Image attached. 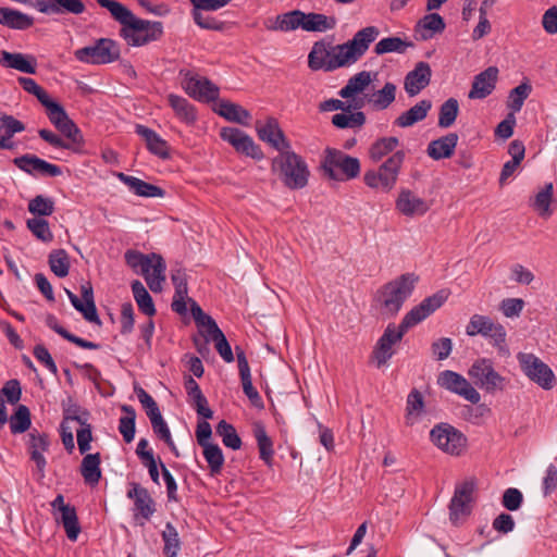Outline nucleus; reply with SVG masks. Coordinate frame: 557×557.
Returning a JSON list of instances; mask_svg holds the SVG:
<instances>
[{
	"instance_id": "de8ad7c7",
	"label": "nucleus",
	"mask_w": 557,
	"mask_h": 557,
	"mask_svg": "<svg viewBox=\"0 0 557 557\" xmlns=\"http://www.w3.org/2000/svg\"><path fill=\"white\" fill-rule=\"evenodd\" d=\"M121 410L125 413L119 420V431L126 443H131L135 436L136 411L129 405H122Z\"/></svg>"
},
{
	"instance_id": "13d9d810",
	"label": "nucleus",
	"mask_w": 557,
	"mask_h": 557,
	"mask_svg": "<svg viewBox=\"0 0 557 557\" xmlns=\"http://www.w3.org/2000/svg\"><path fill=\"white\" fill-rule=\"evenodd\" d=\"M30 426V412L29 409L20 405L15 413L10 419V430L13 434H20L27 431Z\"/></svg>"
},
{
	"instance_id": "ea45409f",
	"label": "nucleus",
	"mask_w": 557,
	"mask_h": 557,
	"mask_svg": "<svg viewBox=\"0 0 557 557\" xmlns=\"http://www.w3.org/2000/svg\"><path fill=\"white\" fill-rule=\"evenodd\" d=\"M399 139L394 136L389 137H380L374 140L369 147V158L373 162H379L385 157H389L393 152H396V148L399 146Z\"/></svg>"
},
{
	"instance_id": "3c124183",
	"label": "nucleus",
	"mask_w": 557,
	"mask_h": 557,
	"mask_svg": "<svg viewBox=\"0 0 557 557\" xmlns=\"http://www.w3.org/2000/svg\"><path fill=\"white\" fill-rule=\"evenodd\" d=\"M215 432L222 438V442L226 447H230L234 450H237L242 447V440L238 436L235 428L225 420H221L218 423Z\"/></svg>"
},
{
	"instance_id": "4c0bfd02",
	"label": "nucleus",
	"mask_w": 557,
	"mask_h": 557,
	"mask_svg": "<svg viewBox=\"0 0 557 557\" xmlns=\"http://www.w3.org/2000/svg\"><path fill=\"white\" fill-rule=\"evenodd\" d=\"M216 113L230 122L248 125L251 114L242 106L222 100L218 104Z\"/></svg>"
},
{
	"instance_id": "2eb2a0df",
	"label": "nucleus",
	"mask_w": 557,
	"mask_h": 557,
	"mask_svg": "<svg viewBox=\"0 0 557 557\" xmlns=\"http://www.w3.org/2000/svg\"><path fill=\"white\" fill-rule=\"evenodd\" d=\"M437 384L441 387L459 395L471 404L475 405L481 400L480 393L466 377L455 371L445 370L441 372L437 377Z\"/></svg>"
},
{
	"instance_id": "49530a36",
	"label": "nucleus",
	"mask_w": 557,
	"mask_h": 557,
	"mask_svg": "<svg viewBox=\"0 0 557 557\" xmlns=\"http://www.w3.org/2000/svg\"><path fill=\"white\" fill-rule=\"evenodd\" d=\"M132 292L139 310L148 317H152L156 313L154 304L144 284L140 281H134Z\"/></svg>"
},
{
	"instance_id": "1a4fd4ad",
	"label": "nucleus",
	"mask_w": 557,
	"mask_h": 557,
	"mask_svg": "<svg viewBox=\"0 0 557 557\" xmlns=\"http://www.w3.org/2000/svg\"><path fill=\"white\" fill-rule=\"evenodd\" d=\"M473 383L486 393L503 392L509 380L495 371L492 360L481 358L475 360L468 371Z\"/></svg>"
},
{
	"instance_id": "37998d69",
	"label": "nucleus",
	"mask_w": 557,
	"mask_h": 557,
	"mask_svg": "<svg viewBox=\"0 0 557 557\" xmlns=\"http://www.w3.org/2000/svg\"><path fill=\"white\" fill-rule=\"evenodd\" d=\"M372 82L371 72L361 71L351 76L346 86L339 90L342 98H351L357 94L362 92Z\"/></svg>"
},
{
	"instance_id": "6e6d98bb",
	"label": "nucleus",
	"mask_w": 557,
	"mask_h": 557,
	"mask_svg": "<svg viewBox=\"0 0 557 557\" xmlns=\"http://www.w3.org/2000/svg\"><path fill=\"white\" fill-rule=\"evenodd\" d=\"M531 91L532 86L529 83H521L510 90L507 102V107L511 110L510 113L515 114L522 109V106Z\"/></svg>"
},
{
	"instance_id": "69168bd1",
	"label": "nucleus",
	"mask_w": 557,
	"mask_h": 557,
	"mask_svg": "<svg viewBox=\"0 0 557 557\" xmlns=\"http://www.w3.org/2000/svg\"><path fill=\"white\" fill-rule=\"evenodd\" d=\"M54 203L50 198L36 196L28 203V211L37 215H50L53 213Z\"/></svg>"
},
{
	"instance_id": "774afa93",
	"label": "nucleus",
	"mask_w": 557,
	"mask_h": 557,
	"mask_svg": "<svg viewBox=\"0 0 557 557\" xmlns=\"http://www.w3.org/2000/svg\"><path fill=\"white\" fill-rule=\"evenodd\" d=\"M27 227L38 239L42 242H50L52 239L49 224L44 219L34 218L27 220Z\"/></svg>"
},
{
	"instance_id": "ddd939ff",
	"label": "nucleus",
	"mask_w": 557,
	"mask_h": 557,
	"mask_svg": "<svg viewBox=\"0 0 557 557\" xmlns=\"http://www.w3.org/2000/svg\"><path fill=\"white\" fill-rule=\"evenodd\" d=\"M180 76L182 77V87L189 97L202 102L218 99L220 89L207 77L184 70L180 72Z\"/></svg>"
},
{
	"instance_id": "e433bc0d",
	"label": "nucleus",
	"mask_w": 557,
	"mask_h": 557,
	"mask_svg": "<svg viewBox=\"0 0 557 557\" xmlns=\"http://www.w3.org/2000/svg\"><path fill=\"white\" fill-rule=\"evenodd\" d=\"M170 107L173 109L175 115L184 123L191 125L197 120V112L195 107L184 97L170 94L168 96Z\"/></svg>"
},
{
	"instance_id": "4d7b16f0",
	"label": "nucleus",
	"mask_w": 557,
	"mask_h": 557,
	"mask_svg": "<svg viewBox=\"0 0 557 557\" xmlns=\"http://www.w3.org/2000/svg\"><path fill=\"white\" fill-rule=\"evenodd\" d=\"M162 539L164 542V555L166 557H176L181 548V541L178 532L173 524H166L162 531Z\"/></svg>"
},
{
	"instance_id": "20e7f679",
	"label": "nucleus",
	"mask_w": 557,
	"mask_h": 557,
	"mask_svg": "<svg viewBox=\"0 0 557 557\" xmlns=\"http://www.w3.org/2000/svg\"><path fill=\"white\" fill-rule=\"evenodd\" d=\"M405 158L406 152L397 150L376 169L366 171L363 175L366 186L379 193H391L396 187Z\"/></svg>"
},
{
	"instance_id": "39448f33",
	"label": "nucleus",
	"mask_w": 557,
	"mask_h": 557,
	"mask_svg": "<svg viewBox=\"0 0 557 557\" xmlns=\"http://www.w3.org/2000/svg\"><path fill=\"white\" fill-rule=\"evenodd\" d=\"M125 262L133 270H140L149 288L159 293L162 290V284L165 281V262L160 255L154 252L144 255L136 250H127L124 255Z\"/></svg>"
},
{
	"instance_id": "79ce46f5",
	"label": "nucleus",
	"mask_w": 557,
	"mask_h": 557,
	"mask_svg": "<svg viewBox=\"0 0 557 557\" xmlns=\"http://www.w3.org/2000/svg\"><path fill=\"white\" fill-rule=\"evenodd\" d=\"M396 90V85L388 82L382 89L367 95V101L375 110H385L395 101Z\"/></svg>"
},
{
	"instance_id": "c85d7f7f",
	"label": "nucleus",
	"mask_w": 557,
	"mask_h": 557,
	"mask_svg": "<svg viewBox=\"0 0 557 557\" xmlns=\"http://www.w3.org/2000/svg\"><path fill=\"white\" fill-rule=\"evenodd\" d=\"M0 64L27 74H35L37 65L36 59L32 55L8 51H1Z\"/></svg>"
},
{
	"instance_id": "b1692460",
	"label": "nucleus",
	"mask_w": 557,
	"mask_h": 557,
	"mask_svg": "<svg viewBox=\"0 0 557 557\" xmlns=\"http://www.w3.org/2000/svg\"><path fill=\"white\" fill-rule=\"evenodd\" d=\"M113 175L116 178H119L122 183H124L129 188V190L133 191L136 196L147 198H157L164 196V190L157 185H152L135 176L127 175L123 172H114Z\"/></svg>"
},
{
	"instance_id": "338daca9",
	"label": "nucleus",
	"mask_w": 557,
	"mask_h": 557,
	"mask_svg": "<svg viewBox=\"0 0 557 557\" xmlns=\"http://www.w3.org/2000/svg\"><path fill=\"white\" fill-rule=\"evenodd\" d=\"M0 129L4 132L1 138H5V143L16 133L25 129L24 124L12 115H2L0 117Z\"/></svg>"
},
{
	"instance_id": "f257e3e1",
	"label": "nucleus",
	"mask_w": 557,
	"mask_h": 557,
	"mask_svg": "<svg viewBox=\"0 0 557 557\" xmlns=\"http://www.w3.org/2000/svg\"><path fill=\"white\" fill-rule=\"evenodd\" d=\"M447 299V294L444 290L433 294L432 296L423 299L419 305L414 306L406 315L403 318L399 325L388 324L379 338L374 350L373 358L376 361L377 367H382L393 357L395 350L393 346L398 344L407 331L422 322L435 310L441 308Z\"/></svg>"
},
{
	"instance_id": "c03bdc74",
	"label": "nucleus",
	"mask_w": 557,
	"mask_h": 557,
	"mask_svg": "<svg viewBox=\"0 0 557 557\" xmlns=\"http://www.w3.org/2000/svg\"><path fill=\"white\" fill-rule=\"evenodd\" d=\"M331 59V48L326 49L323 42H315L308 55V65L311 70L331 72L327 63Z\"/></svg>"
},
{
	"instance_id": "473e14b6",
	"label": "nucleus",
	"mask_w": 557,
	"mask_h": 557,
	"mask_svg": "<svg viewBox=\"0 0 557 557\" xmlns=\"http://www.w3.org/2000/svg\"><path fill=\"white\" fill-rule=\"evenodd\" d=\"M432 108L430 100L423 99L411 107L409 110L403 112L396 120L395 125L399 127H410L413 124L424 120Z\"/></svg>"
},
{
	"instance_id": "e2e57ef3",
	"label": "nucleus",
	"mask_w": 557,
	"mask_h": 557,
	"mask_svg": "<svg viewBox=\"0 0 557 557\" xmlns=\"http://www.w3.org/2000/svg\"><path fill=\"white\" fill-rule=\"evenodd\" d=\"M235 350H236V358H237L243 391L245 392L248 388L253 387L252 381H251L250 368H249V363L246 358L245 351L238 346H236Z\"/></svg>"
},
{
	"instance_id": "423d86ee",
	"label": "nucleus",
	"mask_w": 557,
	"mask_h": 557,
	"mask_svg": "<svg viewBox=\"0 0 557 557\" xmlns=\"http://www.w3.org/2000/svg\"><path fill=\"white\" fill-rule=\"evenodd\" d=\"M320 166L323 176L335 182L354 180L361 171L358 158L330 147L324 150Z\"/></svg>"
},
{
	"instance_id": "052dcab7",
	"label": "nucleus",
	"mask_w": 557,
	"mask_h": 557,
	"mask_svg": "<svg viewBox=\"0 0 557 557\" xmlns=\"http://www.w3.org/2000/svg\"><path fill=\"white\" fill-rule=\"evenodd\" d=\"M45 160L34 154H24L14 159V164L22 171L36 175L41 173V165Z\"/></svg>"
},
{
	"instance_id": "6ab92c4d",
	"label": "nucleus",
	"mask_w": 557,
	"mask_h": 557,
	"mask_svg": "<svg viewBox=\"0 0 557 557\" xmlns=\"http://www.w3.org/2000/svg\"><path fill=\"white\" fill-rule=\"evenodd\" d=\"M256 129L259 138L280 153L290 148V143L286 139L276 119L269 117L264 124L257 123Z\"/></svg>"
},
{
	"instance_id": "864d4df0",
	"label": "nucleus",
	"mask_w": 557,
	"mask_h": 557,
	"mask_svg": "<svg viewBox=\"0 0 557 557\" xmlns=\"http://www.w3.org/2000/svg\"><path fill=\"white\" fill-rule=\"evenodd\" d=\"M459 113V103L457 99H447L440 108L438 112V126L442 128L450 127Z\"/></svg>"
},
{
	"instance_id": "bf43d9fd",
	"label": "nucleus",
	"mask_w": 557,
	"mask_h": 557,
	"mask_svg": "<svg viewBox=\"0 0 557 557\" xmlns=\"http://www.w3.org/2000/svg\"><path fill=\"white\" fill-rule=\"evenodd\" d=\"M150 422L153 433L169 446L175 456H178L177 447L172 438L171 431L163 417L161 416Z\"/></svg>"
},
{
	"instance_id": "2f4dec72",
	"label": "nucleus",
	"mask_w": 557,
	"mask_h": 557,
	"mask_svg": "<svg viewBox=\"0 0 557 557\" xmlns=\"http://www.w3.org/2000/svg\"><path fill=\"white\" fill-rule=\"evenodd\" d=\"M100 463L101 457L99 453H87L82 460L79 472L84 479V482L91 487L98 485L101 479Z\"/></svg>"
},
{
	"instance_id": "9b49d317",
	"label": "nucleus",
	"mask_w": 557,
	"mask_h": 557,
	"mask_svg": "<svg viewBox=\"0 0 557 557\" xmlns=\"http://www.w3.org/2000/svg\"><path fill=\"white\" fill-rule=\"evenodd\" d=\"M432 443L442 451L451 456H459L467 446V437L448 423H440L430 432Z\"/></svg>"
},
{
	"instance_id": "a878e982",
	"label": "nucleus",
	"mask_w": 557,
	"mask_h": 557,
	"mask_svg": "<svg viewBox=\"0 0 557 557\" xmlns=\"http://www.w3.org/2000/svg\"><path fill=\"white\" fill-rule=\"evenodd\" d=\"M458 138L456 133H449L432 140L426 148L428 156L433 160L450 158L455 152Z\"/></svg>"
},
{
	"instance_id": "4468645a",
	"label": "nucleus",
	"mask_w": 557,
	"mask_h": 557,
	"mask_svg": "<svg viewBox=\"0 0 557 557\" xmlns=\"http://www.w3.org/2000/svg\"><path fill=\"white\" fill-rule=\"evenodd\" d=\"M475 482L467 480L456 485L449 505L450 519L456 521L467 518L474 502Z\"/></svg>"
},
{
	"instance_id": "f704fd0d",
	"label": "nucleus",
	"mask_w": 557,
	"mask_h": 557,
	"mask_svg": "<svg viewBox=\"0 0 557 557\" xmlns=\"http://www.w3.org/2000/svg\"><path fill=\"white\" fill-rule=\"evenodd\" d=\"M305 32L309 33H325L332 30L337 25L335 16L325 15L323 13L305 12Z\"/></svg>"
},
{
	"instance_id": "58836bf2",
	"label": "nucleus",
	"mask_w": 557,
	"mask_h": 557,
	"mask_svg": "<svg viewBox=\"0 0 557 557\" xmlns=\"http://www.w3.org/2000/svg\"><path fill=\"white\" fill-rule=\"evenodd\" d=\"M252 432L259 448L260 459L263 460L268 466H271L273 461L274 449L273 442L268 436L265 426L261 422H255L252 425Z\"/></svg>"
},
{
	"instance_id": "5701e85b",
	"label": "nucleus",
	"mask_w": 557,
	"mask_h": 557,
	"mask_svg": "<svg viewBox=\"0 0 557 557\" xmlns=\"http://www.w3.org/2000/svg\"><path fill=\"white\" fill-rule=\"evenodd\" d=\"M431 75L432 71L429 63L419 62L405 77L404 87L406 92L410 97L418 95L430 84Z\"/></svg>"
},
{
	"instance_id": "dca6fc26",
	"label": "nucleus",
	"mask_w": 557,
	"mask_h": 557,
	"mask_svg": "<svg viewBox=\"0 0 557 557\" xmlns=\"http://www.w3.org/2000/svg\"><path fill=\"white\" fill-rule=\"evenodd\" d=\"M223 140L227 141L234 149L247 157L256 160L263 158V152L253 139L245 132L235 127H223L220 132Z\"/></svg>"
},
{
	"instance_id": "393cba45",
	"label": "nucleus",
	"mask_w": 557,
	"mask_h": 557,
	"mask_svg": "<svg viewBox=\"0 0 557 557\" xmlns=\"http://www.w3.org/2000/svg\"><path fill=\"white\" fill-rule=\"evenodd\" d=\"M445 27V21L438 13H430L418 21L414 33L419 40L425 41L442 34Z\"/></svg>"
},
{
	"instance_id": "a19ab883",
	"label": "nucleus",
	"mask_w": 557,
	"mask_h": 557,
	"mask_svg": "<svg viewBox=\"0 0 557 557\" xmlns=\"http://www.w3.org/2000/svg\"><path fill=\"white\" fill-rule=\"evenodd\" d=\"M554 196L553 183H547L531 200L530 206L542 218H549L553 214L550 203Z\"/></svg>"
},
{
	"instance_id": "09e8293b",
	"label": "nucleus",
	"mask_w": 557,
	"mask_h": 557,
	"mask_svg": "<svg viewBox=\"0 0 557 557\" xmlns=\"http://www.w3.org/2000/svg\"><path fill=\"white\" fill-rule=\"evenodd\" d=\"M409 47H413L411 41H406L400 37H386L375 45L374 52L377 55L391 52L405 53Z\"/></svg>"
},
{
	"instance_id": "aec40b11",
	"label": "nucleus",
	"mask_w": 557,
	"mask_h": 557,
	"mask_svg": "<svg viewBox=\"0 0 557 557\" xmlns=\"http://www.w3.org/2000/svg\"><path fill=\"white\" fill-rule=\"evenodd\" d=\"M498 78V69L490 66L474 76L471 89L468 94L469 99H484L495 89Z\"/></svg>"
},
{
	"instance_id": "4be33fe9",
	"label": "nucleus",
	"mask_w": 557,
	"mask_h": 557,
	"mask_svg": "<svg viewBox=\"0 0 557 557\" xmlns=\"http://www.w3.org/2000/svg\"><path fill=\"white\" fill-rule=\"evenodd\" d=\"M305 12L300 10H293L283 14L276 15L274 18L265 22V27L272 32H293L298 28L304 30Z\"/></svg>"
},
{
	"instance_id": "603ef678",
	"label": "nucleus",
	"mask_w": 557,
	"mask_h": 557,
	"mask_svg": "<svg viewBox=\"0 0 557 557\" xmlns=\"http://www.w3.org/2000/svg\"><path fill=\"white\" fill-rule=\"evenodd\" d=\"M207 11L194 9L191 10V16L197 26L202 29L222 32L226 27V23L218 20L216 17L206 13Z\"/></svg>"
},
{
	"instance_id": "f03ea898",
	"label": "nucleus",
	"mask_w": 557,
	"mask_h": 557,
	"mask_svg": "<svg viewBox=\"0 0 557 557\" xmlns=\"http://www.w3.org/2000/svg\"><path fill=\"white\" fill-rule=\"evenodd\" d=\"M96 1L101 8L107 9L112 17L122 25L120 35L129 46H145L162 37L163 24L161 22L139 18L128 8L115 0Z\"/></svg>"
},
{
	"instance_id": "0e129e2a",
	"label": "nucleus",
	"mask_w": 557,
	"mask_h": 557,
	"mask_svg": "<svg viewBox=\"0 0 557 557\" xmlns=\"http://www.w3.org/2000/svg\"><path fill=\"white\" fill-rule=\"evenodd\" d=\"M174 287L175 293L173 296V301L171 304L172 310L178 314H185L187 312L186 302L189 299L187 282L183 284H177Z\"/></svg>"
},
{
	"instance_id": "0eeeda50",
	"label": "nucleus",
	"mask_w": 557,
	"mask_h": 557,
	"mask_svg": "<svg viewBox=\"0 0 557 557\" xmlns=\"http://www.w3.org/2000/svg\"><path fill=\"white\" fill-rule=\"evenodd\" d=\"M419 276L414 273H404L386 283L380 289V301L385 313L395 315L404 302L411 296Z\"/></svg>"
},
{
	"instance_id": "f3484780",
	"label": "nucleus",
	"mask_w": 557,
	"mask_h": 557,
	"mask_svg": "<svg viewBox=\"0 0 557 557\" xmlns=\"http://www.w3.org/2000/svg\"><path fill=\"white\" fill-rule=\"evenodd\" d=\"M430 208L431 206L428 200L418 196L409 188H401L395 200V209L407 218L422 216Z\"/></svg>"
},
{
	"instance_id": "cd10ccee",
	"label": "nucleus",
	"mask_w": 557,
	"mask_h": 557,
	"mask_svg": "<svg viewBox=\"0 0 557 557\" xmlns=\"http://www.w3.org/2000/svg\"><path fill=\"white\" fill-rule=\"evenodd\" d=\"M135 129L136 134L145 139L147 148L151 153L161 159H168L170 157L168 143L153 129L140 124H137Z\"/></svg>"
},
{
	"instance_id": "7ed1b4c3",
	"label": "nucleus",
	"mask_w": 557,
	"mask_h": 557,
	"mask_svg": "<svg viewBox=\"0 0 557 557\" xmlns=\"http://www.w3.org/2000/svg\"><path fill=\"white\" fill-rule=\"evenodd\" d=\"M271 169L289 189H301L308 184L310 171L307 162L292 148L278 153L272 160Z\"/></svg>"
},
{
	"instance_id": "8fccbe9b",
	"label": "nucleus",
	"mask_w": 557,
	"mask_h": 557,
	"mask_svg": "<svg viewBox=\"0 0 557 557\" xmlns=\"http://www.w3.org/2000/svg\"><path fill=\"white\" fill-rule=\"evenodd\" d=\"M203 448V457L208 462L211 475H216L221 472L224 465V456L222 449L216 444H206Z\"/></svg>"
},
{
	"instance_id": "5fc2aeb1",
	"label": "nucleus",
	"mask_w": 557,
	"mask_h": 557,
	"mask_svg": "<svg viewBox=\"0 0 557 557\" xmlns=\"http://www.w3.org/2000/svg\"><path fill=\"white\" fill-rule=\"evenodd\" d=\"M49 267L58 277H65L69 274L70 261L64 249L53 250L49 255Z\"/></svg>"
},
{
	"instance_id": "6e6552de",
	"label": "nucleus",
	"mask_w": 557,
	"mask_h": 557,
	"mask_svg": "<svg viewBox=\"0 0 557 557\" xmlns=\"http://www.w3.org/2000/svg\"><path fill=\"white\" fill-rule=\"evenodd\" d=\"M75 58L87 64H110L120 59L121 49L116 41L110 38H99L92 45L75 51Z\"/></svg>"
},
{
	"instance_id": "f8f14e48",
	"label": "nucleus",
	"mask_w": 557,
	"mask_h": 557,
	"mask_svg": "<svg viewBox=\"0 0 557 557\" xmlns=\"http://www.w3.org/2000/svg\"><path fill=\"white\" fill-rule=\"evenodd\" d=\"M466 334L471 337L481 335L500 349L506 344L507 333L504 325L483 314L475 313L470 318Z\"/></svg>"
},
{
	"instance_id": "680f3d73",
	"label": "nucleus",
	"mask_w": 557,
	"mask_h": 557,
	"mask_svg": "<svg viewBox=\"0 0 557 557\" xmlns=\"http://www.w3.org/2000/svg\"><path fill=\"white\" fill-rule=\"evenodd\" d=\"M424 408L423 396L418 389H412L407 397V423L412 424V417L420 416Z\"/></svg>"
},
{
	"instance_id": "a18cd8bd",
	"label": "nucleus",
	"mask_w": 557,
	"mask_h": 557,
	"mask_svg": "<svg viewBox=\"0 0 557 557\" xmlns=\"http://www.w3.org/2000/svg\"><path fill=\"white\" fill-rule=\"evenodd\" d=\"M332 123L338 128H359L366 123V115L361 111L351 112L345 109L332 116Z\"/></svg>"
},
{
	"instance_id": "72a5a7b5",
	"label": "nucleus",
	"mask_w": 557,
	"mask_h": 557,
	"mask_svg": "<svg viewBox=\"0 0 557 557\" xmlns=\"http://www.w3.org/2000/svg\"><path fill=\"white\" fill-rule=\"evenodd\" d=\"M380 29L376 26H367L358 30L354 37L348 40L358 58H362L368 51L370 45L379 37Z\"/></svg>"
},
{
	"instance_id": "c9c22d12",
	"label": "nucleus",
	"mask_w": 557,
	"mask_h": 557,
	"mask_svg": "<svg viewBox=\"0 0 557 557\" xmlns=\"http://www.w3.org/2000/svg\"><path fill=\"white\" fill-rule=\"evenodd\" d=\"M0 24L12 29H27L34 24V18L18 10L0 8Z\"/></svg>"
},
{
	"instance_id": "412c9836",
	"label": "nucleus",
	"mask_w": 557,
	"mask_h": 557,
	"mask_svg": "<svg viewBox=\"0 0 557 557\" xmlns=\"http://www.w3.org/2000/svg\"><path fill=\"white\" fill-rule=\"evenodd\" d=\"M49 441L48 436L44 433H39L37 430H33L28 433L27 450L30 459L36 463L37 472L40 478L44 476L46 468V458L44 453L48 450Z\"/></svg>"
},
{
	"instance_id": "7c9ffc66",
	"label": "nucleus",
	"mask_w": 557,
	"mask_h": 557,
	"mask_svg": "<svg viewBox=\"0 0 557 557\" xmlns=\"http://www.w3.org/2000/svg\"><path fill=\"white\" fill-rule=\"evenodd\" d=\"M359 60L348 41L331 47V59L329 67L331 71L347 67L355 64Z\"/></svg>"
},
{
	"instance_id": "c756f323",
	"label": "nucleus",
	"mask_w": 557,
	"mask_h": 557,
	"mask_svg": "<svg viewBox=\"0 0 557 557\" xmlns=\"http://www.w3.org/2000/svg\"><path fill=\"white\" fill-rule=\"evenodd\" d=\"M127 496L134 499L136 516L149 519L154 511V504L148 491L135 483L128 491Z\"/></svg>"
},
{
	"instance_id": "9d476101",
	"label": "nucleus",
	"mask_w": 557,
	"mask_h": 557,
	"mask_svg": "<svg viewBox=\"0 0 557 557\" xmlns=\"http://www.w3.org/2000/svg\"><path fill=\"white\" fill-rule=\"evenodd\" d=\"M517 360L524 375L543 389L549 391L555 386L556 377L553 370L531 352H519Z\"/></svg>"
},
{
	"instance_id": "bb28decb",
	"label": "nucleus",
	"mask_w": 557,
	"mask_h": 557,
	"mask_svg": "<svg viewBox=\"0 0 557 557\" xmlns=\"http://www.w3.org/2000/svg\"><path fill=\"white\" fill-rule=\"evenodd\" d=\"M41 104L46 109L49 121L55 126V128L70 138V120L65 109L49 96L41 102Z\"/></svg>"
},
{
	"instance_id": "a211bd4d",
	"label": "nucleus",
	"mask_w": 557,
	"mask_h": 557,
	"mask_svg": "<svg viewBox=\"0 0 557 557\" xmlns=\"http://www.w3.org/2000/svg\"><path fill=\"white\" fill-rule=\"evenodd\" d=\"M72 306L82 313L83 318L87 322L101 325V320L97 312L94 299V289L90 282H84L81 285V297L72 294Z\"/></svg>"
}]
</instances>
